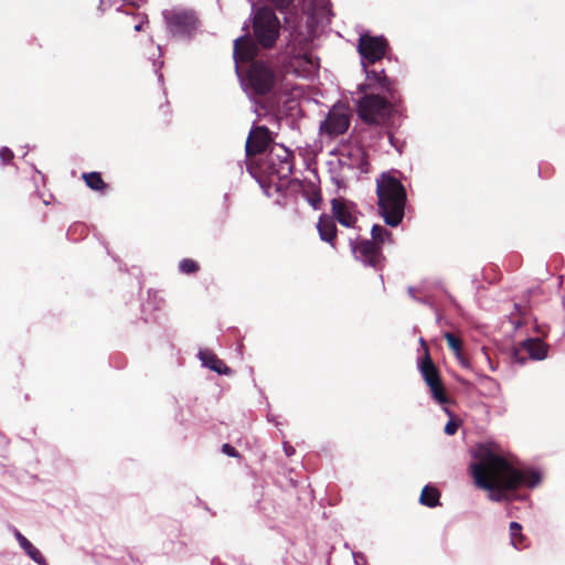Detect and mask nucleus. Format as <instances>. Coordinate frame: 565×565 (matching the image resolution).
Here are the masks:
<instances>
[{
	"mask_svg": "<svg viewBox=\"0 0 565 565\" xmlns=\"http://www.w3.org/2000/svg\"><path fill=\"white\" fill-rule=\"evenodd\" d=\"M440 492L437 488L425 486L422 490L419 502L428 508H435L440 504Z\"/></svg>",
	"mask_w": 565,
	"mask_h": 565,
	"instance_id": "21",
	"label": "nucleus"
},
{
	"mask_svg": "<svg viewBox=\"0 0 565 565\" xmlns=\"http://www.w3.org/2000/svg\"><path fill=\"white\" fill-rule=\"evenodd\" d=\"M253 32L257 44L264 49L275 45L280 33V21L268 7L256 10L253 18Z\"/></svg>",
	"mask_w": 565,
	"mask_h": 565,
	"instance_id": "5",
	"label": "nucleus"
},
{
	"mask_svg": "<svg viewBox=\"0 0 565 565\" xmlns=\"http://www.w3.org/2000/svg\"><path fill=\"white\" fill-rule=\"evenodd\" d=\"M271 142L270 132L265 126H257L250 130L246 140V157L252 158L263 153Z\"/></svg>",
	"mask_w": 565,
	"mask_h": 565,
	"instance_id": "13",
	"label": "nucleus"
},
{
	"mask_svg": "<svg viewBox=\"0 0 565 565\" xmlns=\"http://www.w3.org/2000/svg\"><path fill=\"white\" fill-rule=\"evenodd\" d=\"M303 58L306 60L307 63H310L311 64V57L309 54L305 53L303 54Z\"/></svg>",
	"mask_w": 565,
	"mask_h": 565,
	"instance_id": "34",
	"label": "nucleus"
},
{
	"mask_svg": "<svg viewBox=\"0 0 565 565\" xmlns=\"http://www.w3.org/2000/svg\"><path fill=\"white\" fill-rule=\"evenodd\" d=\"M390 45L384 36H373L370 34H362L358 41V52L361 55V63L364 71H372L369 68L380 62L388 51Z\"/></svg>",
	"mask_w": 565,
	"mask_h": 565,
	"instance_id": "7",
	"label": "nucleus"
},
{
	"mask_svg": "<svg viewBox=\"0 0 565 565\" xmlns=\"http://www.w3.org/2000/svg\"><path fill=\"white\" fill-rule=\"evenodd\" d=\"M168 29L173 34H190L196 26V18L193 12L185 10H171L164 13Z\"/></svg>",
	"mask_w": 565,
	"mask_h": 565,
	"instance_id": "10",
	"label": "nucleus"
},
{
	"mask_svg": "<svg viewBox=\"0 0 565 565\" xmlns=\"http://www.w3.org/2000/svg\"><path fill=\"white\" fill-rule=\"evenodd\" d=\"M458 427H459V425H458V423H457V422H455V420H449V422L446 424V426H445V429H444V430H445V433H446L447 435H450V436H451V435H455V434L457 433Z\"/></svg>",
	"mask_w": 565,
	"mask_h": 565,
	"instance_id": "29",
	"label": "nucleus"
},
{
	"mask_svg": "<svg viewBox=\"0 0 565 565\" xmlns=\"http://www.w3.org/2000/svg\"><path fill=\"white\" fill-rule=\"evenodd\" d=\"M279 77V71L274 62L256 60L247 66L242 83L248 94L263 97L274 92Z\"/></svg>",
	"mask_w": 565,
	"mask_h": 565,
	"instance_id": "4",
	"label": "nucleus"
},
{
	"mask_svg": "<svg viewBox=\"0 0 565 565\" xmlns=\"http://www.w3.org/2000/svg\"><path fill=\"white\" fill-rule=\"evenodd\" d=\"M445 339L447 341V344L449 347L450 350L454 351L456 358L460 361V363L468 367L469 366V362L467 361V359L462 355V341L461 339L451 333V332H446L445 333Z\"/></svg>",
	"mask_w": 565,
	"mask_h": 565,
	"instance_id": "19",
	"label": "nucleus"
},
{
	"mask_svg": "<svg viewBox=\"0 0 565 565\" xmlns=\"http://www.w3.org/2000/svg\"><path fill=\"white\" fill-rule=\"evenodd\" d=\"M359 89L363 96L356 102V114L366 125H383L402 99L396 81L384 70L366 71L365 83Z\"/></svg>",
	"mask_w": 565,
	"mask_h": 565,
	"instance_id": "2",
	"label": "nucleus"
},
{
	"mask_svg": "<svg viewBox=\"0 0 565 565\" xmlns=\"http://www.w3.org/2000/svg\"><path fill=\"white\" fill-rule=\"evenodd\" d=\"M372 239H370L372 243H376L377 245H381L383 247V244L386 239L392 241V233L386 230L384 226L375 224L372 227L371 231Z\"/></svg>",
	"mask_w": 565,
	"mask_h": 565,
	"instance_id": "23",
	"label": "nucleus"
},
{
	"mask_svg": "<svg viewBox=\"0 0 565 565\" xmlns=\"http://www.w3.org/2000/svg\"><path fill=\"white\" fill-rule=\"evenodd\" d=\"M82 179L84 180L85 184L94 191L105 192L108 188L99 172L94 171L83 173Z\"/></svg>",
	"mask_w": 565,
	"mask_h": 565,
	"instance_id": "22",
	"label": "nucleus"
},
{
	"mask_svg": "<svg viewBox=\"0 0 565 565\" xmlns=\"http://www.w3.org/2000/svg\"><path fill=\"white\" fill-rule=\"evenodd\" d=\"M482 381H483V382H487V383H490V384H492L493 386H497V383H495L491 377H489V376H483V377H482Z\"/></svg>",
	"mask_w": 565,
	"mask_h": 565,
	"instance_id": "33",
	"label": "nucleus"
},
{
	"mask_svg": "<svg viewBox=\"0 0 565 565\" xmlns=\"http://www.w3.org/2000/svg\"><path fill=\"white\" fill-rule=\"evenodd\" d=\"M317 230L319 232V236L323 242L329 243L332 247L335 246L337 239V225L334 218L331 215L322 214L319 217Z\"/></svg>",
	"mask_w": 565,
	"mask_h": 565,
	"instance_id": "15",
	"label": "nucleus"
},
{
	"mask_svg": "<svg viewBox=\"0 0 565 565\" xmlns=\"http://www.w3.org/2000/svg\"><path fill=\"white\" fill-rule=\"evenodd\" d=\"M14 158L12 150L7 147L0 149V159L3 163H9Z\"/></svg>",
	"mask_w": 565,
	"mask_h": 565,
	"instance_id": "26",
	"label": "nucleus"
},
{
	"mask_svg": "<svg viewBox=\"0 0 565 565\" xmlns=\"http://www.w3.org/2000/svg\"><path fill=\"white\" fill-rule=\"evenodd\" d=\"M294 170V154L282 145L274 143L264 162L262 171L269 178L276 177L278 180H286Z\"/></svg>",
	"mask_w": 565,
	"mask_h": 565,
	"instance_id": "6",
	"label": "nucleus"
},
{
	"mask_svg": "<svg viewBox=\"0 0 565 565\" xmlns=\"http://www.w3.org/2000/svg\"><path fill=\"white\" fill-rule=\"evenodd\" d=\"M137 22L134 25L135 31L140 32L145 30V26L149 24L148 19L145 15H138Z\"/></svg>",
	"mask_w": 565,
	"mask_h": 565,
	"instance_id": "27",
	"label": "nucleus"
},
{
	"mask_svg": "<svg viewBox=\"0 0 565 565\" xmlns=\"http://www.w3.org/2000/svg\"><path fill=\"white\" fill-rule=\"evenodd\" d=\"M199 358L202 364L217 374L228 375L232 370L218 356L210 350L200 351Z\"/></svg>",
	"mask_w": 565,
	"mask_h": 565,
	"instance_id": "16",
	"label": "nucleus"
},
{
	"mask_svg": "<svg viewBox=\"0 0 565 565\" xmlns=\"http://www.w3.org/2000/svg\"><path fill=\"white\" fill-rule=\"evenodd\" d=\"M379 214L392 227L399 225L405 214L407 192L404 184L388 172L376 179Z\"/></svg>",
	"mask_w": 565,
	"mask_h": 565,
	"instance_id": "3",
	"label": "nucleus"
},
{
	"mask_svg": "<svg viewBox=\"0 0 565 565\" xmlns=\"http://www.w3.org/2000/svg\"><path fill=\"white\" fill-rule=\"evenodd\" d=\"M309 203L313 206V209H319L322 202L321 192L315 185H310V189L306 191Z\"/></svg>",
	"mask_w": 565,
	"mask_h": 565,
	"instance_id": "25",
	"label": "nucleus"
},
{
	"mask_svg": "<svg viewBox=\"0 0 565 565\" xmlns=\"http://www.w3.org/2000/svg\"><path fill=\"white\" fill-rule=\"evenodd\" d=\"M408 295L415 299V300H418L417 296H416V289L414 287H409L408 288Z\"/></svg>",
	"mask_w": 565,
	"mask_h": 565,
	"instance_id": "32",
	"label": "nucleus"
},
{
	"mask_svg": "<svg viewBox=\"0 0 565 565\" xmlns=\"http://www.w3.org/2000/svg\"><path fill=\"white\" fill-rule=\"evenodd\" d=\"M15 536H17V540L19 541L21 547L29 555V557L31 559H33L35 563H38L40 565H44L45 558L43 557L41 552L19 531H17Z\"/></svg>",
	"mask_w": 565,
	"mask_h": 565,
	"instance_id": "18",
	"label": "nucleus"
},
{
	"mask_svg": "<svg viewBox=\"0 0 565 565\" xmlns=\"http://www.w3.org/2000/svg\"><path fill=\"white\" fill-rule=\"evenodd\" d=\"M511 544L518 548L523 550L527 547V537L522 534V525L515 521L509 525Z\"/></svg>",
	"mask_w": 565,
	"mask_h": 565,
	"instance_id": "20",
	"label": "nucleus"
},
{
	"mask_svg": "<svg viewBox=\"0 0 565 565\" xmlns=\"http://www.w3.org/2000/svg\"><path fill=\"white\" fill-rule=\"evenodd\" d=\"M277 9L284 10L289 7L292 0H271Z\"/></svg>",
	"mask_w": 565,
	"mask_h": 565,
	"instance_id": "30",
	"label": "nucleus"
},
{
	"mask_svg": "<svg viewBox=\"0 0 565 565\" xmlns=\"http://www.w3.org/2000/svg\"><path fill=\"white\" fill-rule=\"evenodd\" d=\"M350 247L355 257L363 265L381 270L384 266L385 257L382 246L372 243L370 239L353 241L350 239Z\"/></svg>",
	"mask_w": 565,
	"mask_h": 565,
	"instance_id": "9",
	"label": "nucleus"
},
{
	"mask_svg": "<svg viewBox=\"0 0 565 565\" xmlns=\"http://www.w3.org/2000/svg\"><path fill=\"white\" fill-rule=\"evenodd\" d=\"M350 126V117L345 110L333 107L320 126V130L329 136L343 135Z\"/></svg>",
	"mask_w": 565,
	"mask_h": 565,
	"instance_id": "11",
	"label": "nucleus"
},
{
	"mask_svg": "<svg viewBox=\"0 0 565 565\" xmlns=\"http://www.w3.org/2000/svg\"><path fill=\"white\" fill-rule=\"evenodd\" d=\"M331 216L345 227H354L358 221L354 203L343 198L331 200Z\"/></svg>",
	"mask_w": 565,
	"mask_h": 565,
	"instance_id": "12",
	"label": "nucleus"
},
{
	"mask_svg": "<svg viewBox=\"0 0 565 565\" xmlns=\"http://www.w3.org/2000/svg\"><path fill=\"white\" fill-rule=\"evenodd\" d=\"M258 47L249 35L239 36L234 41L233 56L236 63H246L255 61Z\"/></svg>",
	"mask_w": 565,
	"mask_h": 565,
	"instance_id": "14",
	"label": "nucleus"
},
{
	"mask_svg": "<svg viewBox=\"0 0 565 565\" xmlns=\"http://www.w3.org/2000/svg\"><path fill=\"white\" fill-rule=\"evenodd\" d=\"M470 465L475 483L489 491L491 501L508 500L507 491H514L525 486L534 488L541 482V475L535 470H520L504 457L487 447H480Z\"/></svg>",
	"mask_w": 565,
	"mask_h": 565,
	"instance_id": "1",
	"label": "nucleus"
},
{
	"mask_svg": "<svg viewBox=\"0 0 565 565\" xmlns=\"http://www.w3.org/2000/svg\"><path fill=\"white\" fill-rule=\"evenodd\" d=\"M179 269L183 274L191 275L199 271L200 265L192 258H184L180 262Z\"/></svg>",
	"mask_w": 565,
	"mask_h": 565,
	"instance_id": "24",
	"label": "nucleus"
},
{
	"mask_svg": "<svg viewBox=\"0 0 565 565\" xmlns=\"http://www.w3.org/2000/svg\"><path fill=\"white\" fill-rule=\"evenodd\" d=\"M420 343L424 349V358L419 363V370L424 377L425 383L429 387L433 397L440 404H445L448 402L447 394L439 374L438 369L434 364L429 349L424 341V339H420Z\"/></svg>",
	"mask_w": 565,
	"mask_h": 565,
	"instance_id": "8",
	"label": "nucleus"
},
{
	"mask_svg": "<svg viewBox=\"0 0 565 565\" xmlns=\"http://www.w3.org/2000/svg\"><path fill=\"white\" fill-rule=\"evenodd\" d=\"M222 451L230 456V457H233V458H238L241 457L239 452L233 447L231 446L230 444H224L222 446Z\"/></svg>",
	"mask_w": 565,
	"mask_h": 565,
	"instance_id": "28",
	"label": "nucleus"
},
{
	"mask_svg": "<svg viewBox=\"0 0 565 565\" xmlns=\"http://www.w3.org/2000/svg\"><path fill=\"white\" fill-rule=\"evenodd\" d=\"M521 349L533 360H544L547 356L548 345L539 338H531L521 343Z\"/></svg>",
	"mask_w": 565,
	"mask_h": 565,
	"instance_id": "17",
	"label": "nucleus"
},
{
	"mask_svg": "<svg viewBox=\"0 0 565 565\" xmlns=\"http://www.w3.org/2000/svg\"><path fill=\"white\" fill-rule=\"evenodd\" d=\"M284 450L287 457H290L295 454V448L291 445L285 444Z\"/></svg>",
	"mask_w": 565,
	"mask_h": 565,
	"instance_id": "31",
	"label": "nucleus"
}]
</instances>
